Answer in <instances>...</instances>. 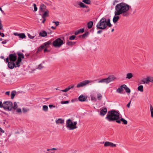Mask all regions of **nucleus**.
Segmentation results:
<instances>
[{"instance_id":"1","label":"nucleus","mask_w":153,"mask_h":153,"mask_svg":"<svg viewBox=\"0 0 153 153\" xmlns=\"http://www.w3.org/2000/svg\"><path fill=\"white\" fill-rule=\"evenodd\" d=\"M129 7L128 5L123 2L117 4L115 6V15L118 16L122 14L123 16H128L129 14L128 12Z\"/></svg>"},{"instance_id":"2","label":"nucleus","mask_w":153,"mask_h":153,"mask_svg":"<svg viewBox=\"0 0 153 153\" xmlns=\"http://www.w3.org/2000/svg\"><path fill=\"white\" fill-rule=\"evenodd\" d=\"M109 19H106L105 17L102 18L97 25V29L104 30L107 26L110 27L111 26Z\"/></svg>"},{"instance_id":"3","label":"nucleus","mask_w":153,"mask_h":153,"mask_svg":"<svg viewBox=\"0 0 153 153\" xmlns=\"http://www.w3.org/2000/svg\"><path fill=\"white\" fill-rule=\"evenodd\" d=\"M108 113L105 119L108 121H113L119 119L120 114L118 112L114 110H112L108 111Z\"/></svg>"},{"instance_id":"4","label":"nucleus","mask_w":153,"mask_h":153,"mask_svg":"<svg viewBox=\"0 0 153 153\" xmlns=\"http://www.w3.org/2000/svg\"><path fill=\"white\" fill-rule=\"evenodd\" d=\"M77 123V122H73L71 119H68L66 121L65 126L68 129L73 130L77 128L76 126Z\"/></svg>"},{"instance_id":"5","label":"nucleus","mask_w":153,"mask_h":153,"mask_svg":"<svg viewBox=\"0 0 153 153\" xmlns=\"http://www.w3.org/2000/svg\"><path fill=\"white\" fill-rule=\"evenodd\" d=\"M116 79V77L114 75L109 76L107 78L103 79L99 81L98 83H105L106 84H108L110 82L113 81Z\"/></svg>"},{"instance_id":"6","label":"nucleus","mask_w":153,"mask_h":153,"mask_svg":"<svg viewBox=\"0 0 153 153\" xmlns=\"http://www.w3.org/2000/svg\"><path fill=\"white\" fill-rule=\"evenodd\" d=\"M3 108L5 110L11 111L13 108V103L10 101H5L3 102Z\"/></svg>"},{"instance_id":"7","label":"nucleus","mask_w":153,"mask_h":153,"mask_svg":"<svg viewBox=\"0 0 153 153\" xmlns=\"http://www.w3.org/2000/svg\"><path fill=\"white\" fill-rule=\"evenodd\" d=\"M63 44V41L58 38L53 42V45L55 47H60Z\"/></svg>"},{"instance_id":"8","label":"nucleus","mask_w":153,"mask_h":153,"mask_svg":"<svg viewBox=\"0 0 153 153\" xmlns=\"http://www.w3.org/2000/svg\"><path fill=\"white\" fill-rule=\"evenodd\" d=\"M92 81H90L88 80H85L77 84L76 87L77 88H79L80 87H82L85 86L89 83L92 82Z\"/></svg>"},{"instance_id":"9","label":"nucleus","mask_w":153,"mask_h":153,"mask_svg":"<svg viewBox=\"0 0 153 153\" xmlns=\"http://www.w3.org/2000/svg\"><path fill=\"white\" fill-rule=\"evenodd\" d=\"M17 58V56L16 55V54L15 53L10 54L9 55V59L10 60L11 62H15Z\"/></svg>"},{"instance_id":"10","label":"nucleus","mask_w":153,"mask_h":153,"mask_svg":"<svg viewBox=\"0 0 153 153\" xmlns=\"http://www.w3.org/2000/svg\"><path fill=\"white\" fill-rule=\"evenodd\" d=\"M104 146L105 147L110 146L111 147H114L116 146V144H114L112 143L106 141L105 143Z\"/></svg>"},{"instance_id":"11","label":"nucleus","mask_w":153,"mask_h":153,"mask_svg":"<svg viewBox=\"0 0 153 153\" xmlns=\"http://www.w3.org/2000/svg\"><path fill=\"white\" fill-rule=\"evenodd\" d=\"M8 66L9 68L12 69L15 67L16 65L14 62L10 61L8 63Z\"/></svg>"},{"instance_id":"12","label":"nucleus","mask_w":153,"mask_h":153,"mask_svg":"<svg viewBox=\"0 0 153 153\" xmlns=\"http://www.w3.org/2000/svg\"><path fill=\"white\" fill-rule=\"evenodd\" d=\"M107 109L106 108H104L102 109L100 112V115L102 116H104L107 113Z\"/></svg>"},{"instance_id":"13","label":"nucleus","mask_w":153,"mask_h":153,"mask_svg":"<svg viewBox=\"0 0 153 153\" xmlns=\"http://www.w3.org/2000/svg\"><path fill=\"white\" fill-rule=\"evenodd\" d=\"M87 99V97H85L83 95H80L78 98V99L79 101L81 102L85 101Z\"/></svg>"},{"instance_id":"14","label":"nucleus","mask_w":153,"mask_h":153,"mask_svg":"<svg viewBox=\"0 0 153 153\" xmlns=\"http://www.w3.org/2000/svg\"><path fill=\"white\" fill-rule=\"evenodd\" d=\"M46 6L43 4H42L40 6V10L42 12H44L46 10Z\"/></svg>"},{"instance_id":"15","label":"nucleus","mask_w":153,"mask_h":153,"mask_svg":"<svg viewBox=\"0 0 153 153\" xmlns=\"http://www.w3.org/2000/svg\"><path fill=\"white\" fill-rule=\"evenodd\" d=\"M47 33L46 31L43 30L39 33V35L41 36L44 37L46 36H47Z\"/></svg>"},{"instance_id":"16","label":"nucleus","mask_w":153,"mask_h":153,"mask_svg":"<svg viewBox=\"0 0 153 153\" xmlns=\"http://www.w3.org/2000/svg\"><path fill=\"white\" fill-rule=\"evenodd\" d=\"M44 13L43 14L42 16V18L43 19L45 18L46 17L48 16V14L49 13V11L48 10H46L45 11Z\"/></svg>"},{"instance_id":"17","label":"nucleus","mask_w":153,"mask_h":153,"mask_svg":"<svg viewBox=\"0 0 153 153\" xmlns=\"http://www.w3.org/2000/svg\"><path fill=\"white\" fill-rule=\"evenodd\" d=\"M64 120H62L61 118H59L56 121V124H62L64 123Z\"/></svg>"},{"instance_id":"18","label":"nucleus","mask_w":153,"mask_h":153,"mask_svg":"<svg viewBox=\"0 0 153 153\" xmlns=\"http://www.w3.org/2000/svg\"><path fill=\"white\" fill-rule=\"evenodd\" d=\"M123 87L124 86V88L125 90L126 91V93H130L131 92L130 89L127 87L126 85L124 84L123 85Z\"/></svg>"},{"instance_id":"19","label":"nucleus","mask_w":153,"mask_h":153,"mask_svg":"<svg viewBox=\"0 0 153 153\" xmlns=\"http://www.w3.org/2000/svg\"><path fill=\"white\" fill-rule=\"evenodd\" d=\"M120 17L117 16H115L114 17L113 19V21L114 23H116L119 19Z\"/></svg>"},{"instance_id":"20","label":"nucleus","mask_w":153,"mask_h":153,"mask_svg":"<svg viewBox=\"0 0 153 153\" xmlns=\"http://www.w3.org/2000/svg\"><path fill=\"white\" fill-rule=\"evenodd\" d=\"M123 88H124V86L123 87V85H122L120 88H118L117 90V92L118 93H120L123 90Z\"/></svg>"},{"instance_id":"21","label":"nucleus","mask_w":153,"mask_h":153,"mask_svg":"<svg viewBox=\"0 0 153 153\" xmlns=\"http://www.w3.org/2000/svg\"><path fill=\"white\" fill-rule=\"evenodd\" d=\"M93 24V22L92 21H90L87 23V27L88 28L90 29L91 28Z\"/></svg>"},{"instance_id":"22","label":"nucleus","mask_w":153,"mask_h":153,"mask_svg":"<svg viewBox=\"0 0 153 153\" xmlns=\"http://www.w3.org/2000/svg\"><path fill=\"white\" fill-rule=\"evenodd\" d=\"M133 77V75L131 73H127L126 75V78L130 79Z\"/></svg>"},{"instance_id":"23","label":"nucleus","mask_w":153,"mask_h":153,"mask_svg":"<svg viewBox=\"0 0 153 153\" xmlns=\"http://www.w3.org/2000/svg\"><path fill=\"white\" fill-rule=\"evenodd\" d=\"M16 94V92L15 91H12L11 94V99H13Z\"/></svg>"},{"instance_id":"24","label":"nucleus","mask_w":153,"mask_h":153,"mask_svg":"<svg viewBox=\"0 0 153 153\" xmlns=\"http://www.w3.org/2000/svg\"><path fill=\"white\" fill-rule=\"evenodd\" d=\"M78 4L81 7H87V6L82 2H79Z\"/></svg>"},{"instance_id":"25","label":"nucleus","mask_w":153,"mask_h":153,"mask_svg":"<svg viewBox=\"0 0 153 153\" xmlns=\"http://www.w3.org/2000/svg\"><path fill=\"white\" fill-rule=\"evenodd\" d=\"M19 37L22 39L25 38L26 36L25 34L24 33H21L19 34Z\"/></svg>"},{"instance_id":"26","label":"nucleus","mask_w":153,"mask_h":153,"mask_svg":"<svg viewBox=\"0 0 153 153\" xmlns=\"http://www.w3.org/2000/svg\"><path fill=\"white\" fill-rule=\"evenodd\" d=\"M138 91L142 92L143 91V86L142 85H140L137 88Z\"/></svg>"},{"instance_id":"27","label":"nucleus","mask_w":153,"mask_h":153,"mask_svg":"<svg viewBox=\"0 0 153 153\" xmlns=\"http://www.w3.org/2000/svg\"><path fill=\"white\" fill-rule=\"evenodd\" d=\"M150 111L151 113V117H153V107L152 105H150Z\"/></svg>"},{"instance_id":"28","label":"nucleus","mask_w":153,"mask_h":153,"mask_svg":"<svg viewBox=\"0 0 153 153\" xmlns=\"http://www.w3.org/2000/svg\"><path fill=\"white\" fill-rule=\"evenodd\" d=\"M97 99L98 100H101L102 98V96L101 94L100 93H98L97 95Z\"/></svg>"},{"instance_id":"29","label":"nucleus","mask_w":153,"mask_h":153,"mask_svg":"<svg viewBox=\"0 0 153 153\" xmlns=\"http://www.w3.org/2000/svg\"><path fill=\"white\" fill-rule=\"evenodd\" d=\"M88 34V32H86L83 35L80 36L79 37H82V38H85V37L87 36Z\"/></svg>"},{"instance_id":"30","label":"nucleus","mask_w":153,"mask_h":153,"mask_svg":"<svg viewBox=\"0 0 153 153\" xmlns=\"http://www.w3.org/2000/svg\"><path fill=\"white\" fill-rule=\"evenodd\" d=\"M120 120H121V121L123 122V124L125 125H126L128 123L127 121L126 120L124 119L123 118H121Z\"/></svg>"},{"instance_id":"31","label":"nucleus","mask_w":153,"mask_h":153,"mask_svg":"<svg viewBox=\"0 0 153 153\" xmlns=\"http://www.w3.org/2000/svg\"><path fill=\"white\" fill-rule=\"evenodd\" d=\"M82 2L87 4H90L91 1L90 0H82Z\"/></svg>"},{"instance_id":"32","label":"nucleus","mask_w":153,"mask_h":153,"mask_svg":"<svg viewBox=\"0 0 153 153\" xmlns=\"http://www.w3.org/2000/svg\"><path fill=\"white\" fill-rule=\"evenodd\" d=\"M18 107V106L17 104V103L16 102H14V105L13 106V108L14 110H15Z\"/></svg>"},{"instance_id":"33","label":"nucleus","mask_w":153,"mask_h":153,"mask_svg":"<svg viewBox=\"0 0 153 153\" xmlns=\"http://www.w3.org/2000/svg\"><path fill=\"white\" fill-rule=\"evenodd\" d=\"M17 54L19 57H20L21 58L24 59V56L23 54L22 53H20L18 52Z\"/></svg>"},{"instance_id":"34","label":"nucleus","mask_w":153,"mask_h":153,"mask_svg":"<svg viewBox=\"0 0 153 153\" xmlns=\"http://www.w3.org/2000/svg\"><path fill=\"white\" fill-rule=\"evenodd\" d=\"M75 42H73L71 41H68L67 42V44L69 46H72L74 45Z\"/></svg>"},{"instance_id":"35","label":"nucleus","mask_w":153,"mask_h":153,"mask_svg":"<svg viewBox=\"0 0 153 153\" xmlns=\"http://www.w3.org/2000/svg\"><path fill=\"white\" fill-rule=\"evenodd\" d=\"M48 108L47 106L46 105H44L43 106V110L45 111H47L48 110Z\"/></svg>"},{"instance_id":"36","label":"nucleus","mask_w":153,"mask_h":153,"mask_svg":"<svg viewBox=\"0 0 153 153\" xmlns=\"http://www.w3.org/2000/svg\"><path fill=\"white\" fill-rule=\"evenodd\" d=\"M44 45H45V46H47L48 45H49L51 44V41H49L48 42H47L44 43Z\"/></svg>"},{"instance_id":"37","label":"nucleus","mask_w":153,"mask_h":153,"mask_svg":"<svg viewBox=\"0 0 153 153\" xmlns=\"http://www.w3.org/2000/svg\"><path fill=\"white\" fill-rule=\"evenodd\" d=\"M145 82L146 84H148L149 82H150L149 76L147 77L145 80Z\"/></svg>"},{"instance_id":"38","label":"nucleus","mask_w":153,"mask_h":153,"mask_svg":"<svg viewBox=\"0 0 153 153\" xmlns=\"http://www.w3.org/2000/svg\"><path fill=\"white\" fill-rule=\"evenodd\" d=\"M76 37V36L74 35H72L70 36L69 39L70 40H73Z\"/></svg>"},{"instance_id":"39","label":"nucleus","mask_w":153,"mask_h":153,"mask_svg":"<svg viewBox=\"0 0 153 153\" xmlns=\"http://www.w3.org/2000/svg\"><path fill=\"white\" fill-rule=\"evenodd\" d=\"M45 45H44V43L42 45H41L39 47V50H41L42 49L45 48Z\"/></svg>"},{"instance_id":"40","label":"nucleus","mask_w":153,"mask_h":153,"mask_svg":"<svg viewBox=\"0 0 153 153\" xmlns=\"http://www.w3.org/2000/svg\"><path fill=\"white\" fill-rule=\"evenodd\" d=\"M91 100L94 102H96V100L95 97L94 96H91Z\"/></svg>"},{"instance_id":"41","label":"nucleus","mask_w":153,"mask_h":153,"mask_svg":"<svg viewBox=\"0 0 153 153\" xmlns=\"http://www.w3.org/2000/svg\"><path fill=\"white\" fill-rule=\"evenodd\" d=\"M33 7L34 8V11H36L37 10V8L36 7V5L35 4H33Z\"/></svg>"},{"instance_id":"42","label":"nucleus","mask_w":153,"mask_h":153,"mask_svg":"<svg viewBox=\"0 0 153 153\" xmlns=\"http://www.w3.org/2000/svg\"><path fill=\"white\" fill-rule=\"evenodd\" d=\"M20 62H18V61H17L16 62V65L15 67H19L20 66L19 63Z\"/></svg>"},{"instance_id":"43","label":"nucleus","mask_w":153,"mask_h":153,"mask_svg":"<svg viewBox=\"0 0 153 153\" xmlns=\"http://www.w3.org/2000/svg\"><path fill=\"white\" fill-rule=\"evenodd\" d=\"M28 36L29 38L30 39H33L35 37L34 36H31V35H30V34H28Z\"/></svg>"},{"instance_id":"44","label":"nucleus","mask_w":153,"mask_h":153,"mask_svg":"<svg viewBox=\"0 0 153 153\" xmlns=\"http://www.w3.org/2000/svg\"><path fill=\"white\" fill-rule=\"evenodd\" d=\"M69 102L68 101H62L61 102V104H66L69 103Z\"/></svg>"},{"instance_id":"45","label":"nucleus","mask_w":153,"mask_h":153,"mask_svg":"<svg viewBox=\"0 0 153 153\" xmlns=\"http://www.w3.org/2000/svg\"><path fill=\"white\" fill-rule=\"evenodd\" d=\"M149 78L150 82L153 83V77L149 76Z\"/></svg>"},{"instance_id":"46","label":"nucleus","mask_w":153,"mask_h":153,"mask_svg":"<svg viewBox=\"0 0 153 153\" xmlns=\"http://www.w3.org/2000/svg\"><path fill=\"white\" fill-rule=\"evenodd\" d=\"M84 28H81L78 31H79V33H82L84 32Z\"/></svg>"},{"instance_id":"47","label":"nucleus","mask_w":153,"mask_h":153,"mask_svg":"<svg viewBox=\"0 0 153 153\" xmlns=\"http://www.w3.org/2000/svg\"><path fill=\"white\" fill-rule=\"evenodd\" d=\"M53 23H55L56 26H57L59 24V22L53 21Z\"/></svg>"},{"instance_id":"48","label":"nucleus","mask_w":153,"mask_h":153,"mask_svg":"<svg viewBox=\"0 0 153 153\" xmlns=\"http://www.w3.org/2000/svg\"><path fill=\"white\" fill-rule=\"evenodd\" d=\"M69 90V88H67L64 90H62V91L63 92H66Z\"/></svg>"},{"instance_id":"49","label":"nucleus","mask_w":153,"mask_h":153,"mask_svg":"<svg viewBox=\"0 0 153 153\" xmlns=\"http://www.w3.org/2000/svg\"><path fill=\"white\" fill-rule=\"evenodd\" d=\"M3 28V26L1 23V20L0 19V30H2Z\"/></svg>"},{"instance_id":"50","label":"nucleus","mask_w":153,"mask_h":153,"mask_svg":"<svg viewBox=\"0 0 153 153\" xmlns=\"http://www.w3.org/2000/svg\"><path fill=\"white\" fill-rule=\"evenodd\" d=\"M16 112L19 113H21L22 112L21 109L20 108H18L16 110Z\"/></svg>"},{"instance_id":"51","label":"nucleus","mask_w":153,"mask_h":153,"mask_svg":"<svg viewBox=\"0 0 153 153\" xmlns=\"http://www.w3.org/2000/svg\"><path fill=\"white\" fill-rule=\"evenodd\" d=\"M43 68V67L42 66V65L40 64L39 65L38 67V68L39 69H41Z\"/></svg>"},{"instance_id":"52","label":"nucleus","mask_w":153,"mask_h":153,"mask_svg":"<svg viewBox=\"0 0 153 153\" xmlns=\"http://www.w3.org/2000/svg\"><path fill=\"white\" fill-rule=\"evenodd\" d=\"M74 87V85H72L69 86H68V88H69V90L70 89L73 88Z\"/></svg>"},{"instance_id":"53","label":"nucleus","mask_w":153,"mask_h":153,"mask_svg":"<svg viewBox=\"0 0 153 153\" xmlns=\"http://www.w3.org/2000/svg\"><path fill=\"white\" fill-rule=\"evenodd\" d=\"M17 61H18V62H21L22 61V58L18 56Z\"/></svg>"},{"instance_id":"54","label":"nucleus","mask_w":153,"mask_h":153,"mask_svg":"<svg viewBox=\"0 0 153 153\" xmlns=\"http://www.w3.org/2000/svg\"><path fill=\"white\" fill-rule=\"evenodd\" d=\"M49 106L50 108H51L52 107L55 108L56 107L55 106L53 105H49Z\"/></svg>"},{"instance_id":"55","label":"nucleus","mask_w":153,"mask_h":153,"mask_svg":"<svg viewBox=\"0 0 153 153\" xmlns=\"http://www.w3.org/2000/svg\"><path fill=\"white\" fill-rule=\"evenodd\" d=\"M19 34L20 33H13V34L15 35V36H19Z\"/></svg>"},{"instance_id":"56","label":"nucleus","mask_w":153,"mask_h":153,"mask_svg":"<svg viewBox=\"0 0 153 153\" xmlns=\"http://www.w3.org/2000/svg\"><path fill=\"white\" fill-rule=\"evenodd\" d=\"M116 120V122H117V123H121V120H120H120Z\"/></svg>"},{"instance_id":"57","label":"nucleus","mask_w":153,"mask_h":153,"mask_svg":"<svg viewBox=\"0 0 153 153\" xmlns=\"http://www.w3.org/2000/svg\"><path fill=\"white\" fill-rule=\"evenodd\" d=\"M0 35L2 37H4V33H1L0 31Z\"/></svg>"},{"instance_id":"58","label":"nucleus","mask_w":153,"mask_h":153,"mask_svg":"<svg viewBox=\"0 0 153 153\" xmlns=\"http://www.w3.org/2000/svg\"><path fill=\"white\" fill-rule=\"evenodd\" d=\"M131 101H130L127 104V106L128 108H129L130 107V104H131Z\"/></svg>"},{"instance_id":"59","label":"nucleus","mask_w":153,"mask_h":153,"mask_svg":"<svg viewBox=\"0 0 153 153\" xmlns=\"http://www.w3.org/2000/svg\"><path fill=\"white\" fill-rule=\"evenodd\" d=\"M10 91H7L5 92V94L6 95L9 96L10 95Z\"/></svg>"},{"instance_id":"60","label":"nucleus","mask_w":153,"mask_h":153,"mask_svg":"<svg viewBox=\"0 0 153 153\" xmlns=\"http://www.w3.org/2000/svg\"><path fill=\"white\" fill-rule=\"evenodd\" d=\"M9 57H7V58H6V59H5V61H6V62H7V63H8L9 62Z\"/></svg>"},{"instance_id":"61","label":"nucleus","mask_w":153,"mask_h":153,"mask_svg":"<svg viewBox=\"0 0 153 153\" xmlns=\"http://www.w3.org/2000/svg\"><path fill=\"white\" fill-rule=\"evenodd\" d=\"M79 33V31H78H78H76L75 32L74 34H75V35H78Z\"/></svg>"},{"instance_id":"62","label":"nucleus","mask_w":153,"mask_h":153,"mask_svg":"<svg viewBox=\"0 0 153 153\" xmlns=\"http://www.w3.org/2000/svg\"><path fill=\"white\" fill-rule=\"evenodd\" d=\"M3 103H2V102L1 101H0V107H3Z\"/></svg>"},{"instance_id":"63","label":"nucleus","mask_w":153,"mask_h":153,"mask_svg":"<svg viewBox=\"0 0 153 153\" xmlns=\"http://www.w3.org/2000/svg\"><path fill=\"white\" fill-rule=\"evenodd\" d=\"M102 32V30H99L97 32V33L99 34L101 33Z\"/></svg>"},{"instance_id":"64","label":"nucleus","mask_w":153,"mask_h":153,"mask_svg":"<svg viewBox=\"0 0 153 153\" xmlns=\"http://www.w3.org/2000/svg\"><path fill=\"white\" fill-rule=\"evenodd\" d=\"M7 43L6 40H5L2 42V43L3 44H5Z\"/></svg>"}]
</instances>
